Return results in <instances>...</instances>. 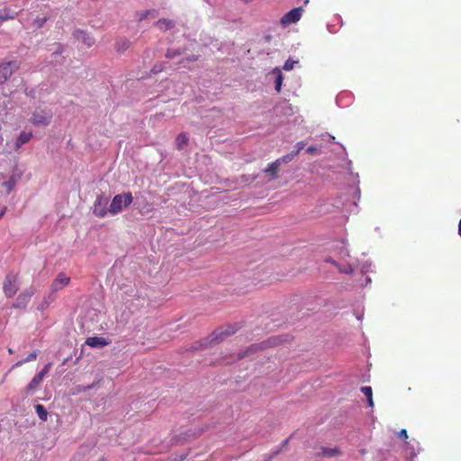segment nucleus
<instances>
[{
    "mask_svg": "<svg viewBox=\"0 0 461 461\" xmlns=\"http://www.w3.org/2000/svg\"><path fill=\"white\" fill-rule=\"evenodd\" d=\"M131 45V42L126 39H120L116 41L115 48L117 51H124Z\"/></svg>",
    "mask_w": 461,
    "mask_h": 461,
    "instance_id": "19",
    "label": "nucleus"
},
{
    "mask_svg": "<svg viewBox=\"0 0 461 461\" xmlns=\"http://www.w3.org/2000/svg\"><path fill=\"white\" fill-rule=\"evenodd\" d=\"M5 212H6V207H4V208L2 209V211L0 212V219L4 216V214L5 213Z\"/></svg>",
    "mask_w": 461,
    "mask_h": 461,
    "instance_id": "36",
    "label": "nucleus"
},
{
    "mask_svg": "<svg viewBox=\"0 0 461 461\" xmlns=\"http://www.w3.org/2000/svg\"><path fill=\"white\" fill-rule=\"evenodd\" d=\"M277 340H279L277 338H271L267 340V343L271 346H275L278 344Z\"/></svg>",
    "mask_w": 461,
    "mask_h": 461,
    "instance_id": "31",
    "label": "nucleus"
},
{
    "mask_svg": "<svg viewBox=\"0 0 461 461\" xmlns=\"http://www.w3.org/2000/svg\"><path fill=\"white\" fill-rule=\"evenodd\" d=\"M176 56H183L178 61L179 68L193 69L196 61L198 60L200 54H186L180 50H168L166 53V57L168 59L176 58Z\"/></svg>",
    "mask_w": 461,
    "mask_h": 461,
    "instance_id": "2",
    "label": "nucleus"
},
{
    "mask_svg": "<svg viewBox=\"0 0 461 461\" xmlns=\"http://www.w3.org/2000/svg\"><path fill=\"white\" fill-rule=\"evenodd\" d=\"M275 71L276 72V78L275 80V89L276 92L279 93L281 91V87H282V84H283V75H282L281 71L278 70L277 68H276Z\"/></svg>",
    "mask_w": 461,
    "mask_h": 461,
    "instance_id": "20",
    "label": "nucleus"
},
{
    "mask_svg": "<svg viewBox=\"0 0 461 461\" xmlns=\"http://www.w3.org/2000/svg\"><path fill=\"white\" fill-rule=\"evenodd\" d=\"M34 291L32 288L23 291L16 298L15 303L13 304V308L24 309L29 303Z\"/></svg>",
    "mask_w": 461,
    "mask_h": 461,
    "instance_id": "7",
    "label": "nucleus"
},
{
    "mask_svg": "<svg viewBox=\"0 0 461 461\" xmlns=\"http://www.w3.org/2000/svg\"><path fill=\"white\" fill-rule=\"evenodd\" d=\"M303 8L302 7H296L286 13L282 18H281V23L283 25H288L290 23H294L298 22L302 17Z\"/></svg>",
    "mask_w": 461,
    "mask_h": 461,
    "instance_id": "8",
    "label": "nucleus"
},
{
    "mask_svg": "<svg viewBox=\"0 0 461 461\" xmlns=\"http://www.w3.org/2000/svg\"><path fill=\"white\" fill-rule=\"evenodd\" d=\"M19 289V279L18 276L14 273H9L6 275L4 284H3V290L5 294L11 298L13 297Z\"/></svg>",
    "mask_w": 461,
    "mask_h": 461,
    "instance_id": "4",
    "label": "nucleus"
},
{
    "mask_svg": "<svg viewBox=\"0 0 461 461\" xmlns=\"http://www.w3.org/2000/svg\"><path fill=\"white\" fill-rule=\"evenodd\" d=\"M294 61H292L290 59L286 60L285 65H284V69L285 70H290L294 68Z\"/></svg>",
    "mask_w": 461,
    "mask_h": 461,
    "instance_id": "29",
    "label": "nucleus"
},
{
    "mask_svg": "<svg viewBox=\"0 0 461 461\" xmlns=\"http://www.w3.org/2000/svg\"><path fill=\"white\" fill-rule=\"evenodd\" d=\"M109 343L110 341L104 337H89L86 340V344L91 348H103Z\"/></svg>",
    "mask_w": 461,
    "mask_h": 461,
    "instance_id": "13",
    "label": "nucleus"
},
{
    "mask_svg": "<svg viewBox=\"0 0 461 461\" xmlns=\"http://www.w3.org/2000/svg\"><path fill=\"white\" fill-rule=\"evenodd\" d=\"M35 411L38 414L39 418L42 421H46L48 419V411H46L45 407L41 404H36L35 405Z\"/></svg>",
    "mask_w": 461,
    "mask_h": 461,
    "instance_id": "16",
    "label": "nucleus"
},
{
    "mask_svg": "<svg viewBox=\"0 0 461 461\" xmlns=\"http://www.w3.org/2000/svg\"><path fill=\"white\" fill-rule=\"evenodd\" d=\"M339 273L342 274H351L353 272V267L349 262L346 263H337L336 265Z\"/></svg>",
    "mask_w": 461,
    "mask_h": 461,
    "instance_id": "15",
    "label": "nucleus"
},
{
    "mask_svg": "<svg viewBox=\"0 0 461 461\" xmlns=\"http://www.w3.org/2000/svg\"><path fill=\"white\" fill-rule=\"evenodd\" d=\"M74 37L86 47H91L95 43V39L86 31H76Z\"/></svg>",
    "mask_w": 461,
    "mask_h": 461,
    "instance_id": "11",
    "label": "nucleus"
},
{
    "mask_svg": "<svg viewBox=\"0 0 461 461\" xmlns=\"http://www.w3.org/2000/svg\"><path fill=\"white\" fill-rule=\"evenodd\" d=\"M317 149L314 146H310L307 148L306 151L310 154L316 152Z\"/></svg>",
    "mask_w": 461,
    "mask_h": 461,
    "instance_id": "34",
    "label": "nucleus"
},
{
    "mask_svg": "<svg viewBox=\"0 0 461 461\" xmlns=\"http://www.w3.org/2000/svg\"><path fill=\"white\" fill-rule=\"evenodd\" d=\"M246 355H247V352L240 355V357H244Z\"/></svg>",
    "mask_w": 461,
    "mask_h": 461,
    "instance_id": "40",
    "label": "nucleus"
},
{
    "mask_svg": "<svg viewBox=\"0 0 461 461\" xmlns=\"http://www.w3.org/2000/svg\"><path fill=\"white\" fill-rule=\"evenodd\" d=\"M188 142V137L186 133L181 132L176 137V147L178 149H182Z\"/></svg>",
    "mask_w": 461,
    "mask_h": 461,
    "instance_id": "17",
    "label": "nucleus"
},
{
    "mask_svg": "<svg viewBox=\"0 0 461 461\" xmlns=\"http://www.w3.org/2000/svg\"><path fill=\"white\" fill-rule=\"evenodd\" d=\"M292 158L293 157L291 155L285 157L286 159H289V158Z\"/></svg>",
    "mask_w": 461,
    "mask_h": 461,
    "instance_id": "42",
    "label": "nucleus"
},
{
    "mask_svg": "<svg viewBox=\"0 0 461 461\" xmlns=\"http://www.w3.org/2000/svg\"><path fill=\"white\" fill-rule=\"evenodd\" d=\"M43 378L41 377V375H34V377L32 379V381L29 383V384L25 388V393L27 394L32 393L41 384Z\"/></svg>",
    "mask_w": 461,
    "mask_h": 461,
    "instance_id": "14",
    "label": "nucleus"
},
{
    "mask_svg": "<svg viewBox=\"0 0 461 461\" xmlns=\"http://www.w3.org/2000/svg\"><path fill=\"white\" fill-rule=\"evenodd\" d=\"M324 261L327 262V263H330V264L334 265L335 267H336V265L338 263L336 260H334L330 257L326 258Z\"/></svg>",
    "mask_w": 461,
    "mask_h": 461,
    "instance_id": "33",
    "label": "nucleus"
},
{
    "mask_svg": "<svg viewBox=\"0 0 461 461\" xmlns=\"http://www.w3.org/2000/svg\"><path fill=\"white\" fill-rule=\"evenodd\" d=\"M263 348V346L252 345L251 347L249 348L248 351L254 352L256 351V349Z\"/></svg>",
    "mask_w": 461,
    "mask_h": 461,
    "instance_id": "32",
    "label": "nucleus"
},
{
    "mask_svg": "<svg viewBox=\"0 0 461 461\" xmlns=\"http://www.w3.org/2000/svg\"><path fill=\"white\" fill-rule=\"evenodd\" d=\"M339 453V450L338 448H328V447H321V453L319 455L323 456H333Z\"/></svg>",
    "mask_w": 461,
    "mask_h": 461,
    "instance_id": "23",
    "label": "nucleus"
},
{
    "mask_svg": "<svg viewBox=\"0 0 461 461\" xmlns=\"http://www.w3.org/2000/svg\"><path fill=\"white\" fill-rule=\"evenodd\" d=\"M40 309L43 310V309H44V305H43V304H41V307H40Z\"/></svg>",
    "mask_w": 461,
    "mask_h": 461,
    "instance_id": "44",
    "label": "nucleus"
},
{
    "mask_svg": "<svg viewBox=\"0 0 461 461\" xmlns=\"http://www.w3.org/2000/svg\"><path fill=\"white\" fill-rule=\"evenodd\" d=\"M398 437L401 438V439H407L408 438V433H407V430L405 429H402L399 432H398Z\"/></svg>",
    "mask_w": 461,
    "mask_h": 461,
    "instance_id": "28",
    "label": "nucleus"
},
{
    "mask_svg": "<svg viewBox=\"0 0 461 461\" xmlns=\"http://www.w3.org/2000/svg\"><path fill=\"white\" fill-rule=\"evenodd\" d=\"M62 53V50L59 48V50L54 51V55H60Z\"/></svg>",
    "mask_w": 461,
    "mask_h": 461,
    "instance_id": "37",
    "label": "nucleus"
},
{
    "mask_svg": "<svg viewBox=\"0 0 461 461\" xmlns=\"http://www.w3.org/2000/svg\"><path fill=\"white\" fill-rule=\"evenodd\" d=\"M32 138V131H22L14 142V150L18 151L23 145L26 144Z\"/></svg>",
    "mask_w": 461,
    "mask_h": 461,
    "instance_id": "12",
    "label": "nucleus"
},
{
    "mask_svg": "<svg viewBox=\"0 0 461 461\" xmlns=\"http://www.w3.org/2000/svg\"><path fill=\"white\" fill-rule=\"evenodd\" d=\"M51 363H48L41 370V372H39L37 375H41V377L44 378V376L46 375V374L50 371V366H51Z\"/></svg>",
    "mask_w": 461,
    "mask_h": 461,
    "instance_id": "26",
    "label": "nucleus"
},
{
    "mask_svg": "<svg viewBox=\"0 0 461 461\" xmlns=\"http://www.w3.org/2000/svg\"><path fill=\"white\" fill-rule=\"evenodd\" d=\"M361 392L366 397L367 402H368V405L369 406H373L374 405V402H373V390H372V387L371 386H363V387H361Z\"/></svg>",
    "mask_w": 461,
    "mask_h": 461,
    "instance_id": "18",
    "label": "nucleus"
},
{
    "mask_svg": "<svg viewBox=\"0 0 461 461\" xmlns=\"http://www.w3.org/2000/svg\"><path fill=\"white\" fill-rule=\"evenodd\" d=\"M108 198L102 195L98 196L94 203L93 212L99 218H104L107 214Z\"/></svg>",
    "mask_w": 461,
    "mask_h": 461,
    "instance_id": "6",
    "label": "nucleus"
},
{
    "mask_svg": "<svg viewBox=\"0 0 461 461\" xmlns=\"http://www.w3.org/2000/svg\"><path fill=\"white\" fill-rule=\"evenodd\" d=\"M15 184H16V179H15L14 176H12L7 181H5L3 184V185L6 189V193L7 194H10L12 192V190L14 189Z\"/></svg>",
    "mask_w": 461,
    "mask_h": 461,
    "instance_id": "21",
    "label": "nucleus"
},
{
    "mask_svg": "<svg viewBox=\"0 0 461 461\" xmlns=\"http://www.w3.org/2000/svg\"><path fill=\"white\" fill-rule=\"evenodd\" d=\"M98 461H105V458L104 457H101L98 459Z\"/></svg>",
    "mask_w": 461,
    "mask_h": 461,
    "instance_id": "41",
    "label": "nucleus"
},
{
    "mask_svg": "<svg viewBox=\"0 0 461 461\" xmlns=\"http://www.w3.org/2000/svg\"><path fill=\"white\" fill-rule=\"evenodd\" d=\"M70 282V277L64 273H59L51 284V291L58 292L67 286Z\"/></svg>",
    "mask_w": 461,
    "mask_h": 461,
    "instance_id": "9",
    "label": "nucleus"
},
{
    "mask_svg": "<svg viewBox=\"0 0 461 461\" xmlns=\"http://www.w3.org/2000/svg\"><path fill=\"white\" fill-rule=\"evenodd\" d=\"M19 68V65L15 61H8L0 63V85H3Z\"/></svg>",
    "mask_w": 461,
    "mask_h": 461,
    "instance_id": "5",
    "label": "nucleus"
},
{
    "mask_svg": "<svg viewBox=\"0 0 461 461\" xmlns=\"http://www.w3.org/2000/svg\"><path fill=\"white\" fill-rule=\"evenodd\" d=\"M235 332L236 329H234L232 326L218 328L208 338L204 339L203 341L196 342L194 349H198L203 347L219 343Z\"/></svg>",
    "mask_w": 461,
    "mask_h": 461,
    "instance_id": "1",
    "label": "nucleus"
},
{
    "mask_svg": "<svg viewBox=\"0 0 461 461\" xmlns=\"http://www.w3.org/2000/svg\"><path fill=\"white\" fill-rule=\"evenodd\" d=\"M132 201L133 197L131 192L116 194L110 203L108 212L113 215H116L121 212L123 208L129 206Z\"/></svg>",
    "mask_w": 461,
    "mask_h": 461,
    "instance_id": "3",
    "label": "nucleus"
},
{
    "mask_svg": "<svg viewBox=\"0 0 461 461\" xmlns=\"http://www.w3.org/2000/svg\"><path fill=\"white\" fill-rule=\"evenodd\" d=\"M345 256L349 257V253L348 251H346Z\"/></svg>",
    "mask_w": 461,
    "mask_h": 461,
    "instance_id": "43",
    "label": "nucleus"
},
{
    "mask_svg": "<svg viewBox=\"0 0 461 461\" xmlns=\"http://www.w3.org/2000/svg\"><path fill=\"white\" fill-rule=\"evenodd\" d=\"M157 25H158L160 29H163V28H165V29H170V28H172V27H174V26H175V23H174L172 21H170V20H166V19H164V20H159V21H158Z\"/></svg>",
    "mask_w": 461,
    "mask_h": 461,
    "instance_id": "25",
    "label": "nucleus"
},
{
    "mask_svg": "<svg viewBox=\"0 0 461 461\" xmlns=\"http://www.w3.org/2000/svg\"><path fill=\"white\" fill-rule=\"evenodd\" d=\"M163 68H164L162 67V65H159V66L156 65L151 69V72H153L154 74H158V73L161 72L163 70Z\"/></svg>",
    "mask_w": 461,
    "mask_h": 461,
    "instance_id": "30",
    "label": "nucleus"
},
{
    "mask_svg": "<svg viewBox=\"0 0 461 461\" xmlns=\"http://www.w3.org/2000/svg\"><path fill=\"white\" fill-rule=\"evenodd\" d=\"M36 358H37V352H36V351H33V352L30 353L24 360H21V361L16 362V363L13 366V368L17 367V366H22V365H23V363H25V362H31V361H33V360H35Z\"/></svg>",
    "mask_w": 461,
    "mask_h": 461,
    "instance_id": "22",
    "label": "nucleus"
},
{
    "mask_svg": "<svg viewBox=\"0 0 461 461\" xmlns=\"http://www.w3.org/2000/svg\"><path fill=\"white\" fill-rule=\"evenodd\" d=\"M91 388H93V384H92V385H89V386H87V387H86V390H89V389H91Z\"/></svg>",
    "mask_w": 461,
    "mask_h": 461,
    "instance_id": "39",
    "label": "nucleus"
},
{
    "mask_svg": "<svg viewBox=\"0 0 461 461\" xmlns=\"http://www.w3.org/2000/svg\"><path fill=\"white\" fill-rule=\"evenodd\" d=\"M279 169L278 161L272 162L268 165L267 168L265 170L267 173L271 174L272 176H276Z\"/></svg>",
    "mask_w": 461,
    "mask_h": 461,
    "instance_id": "24",
    "label": "nucleus"
},
{
    "mask_svg": "<svg viewBox=\"0 0 461 461\" xmlns=\"http://www.w3.org/2000/svg\"><path fill=\"white\" fill-rule=\"evenodd\" d=\"M372 280L370 277H366V284H371Z\"/></svg>",
    "mask_w": 461,
    "mask_h": 461,
    "instance_id": "38",
    "label": "nucleus"
},
{
    "mask_svg": "<svg viewBox=\"0 0 461 461\" xmlns=\"http://www.w3.org/2000/svg\"><path fill=\"white\" fill-rule=\"evenodd\" d=\"M50 115L43 111H35L32 116V122L35 125H47L50 122Z\"/></svg>",
    "mask_w": 461,
    "mask_h": 461,
    "instance_id": "10",
    "label": "nucleus"
},
{
    "mask_svg": "<svg viewBox=\"0 0 461 461\" xmlns=\"http://www.w3.org/2000/svg\"><path fill=\"white\" fill-rule=\"evenodd\" d=\"M149 14H150L149 11H147V12L141 14L140 16V20L145 19Z\"/></svg>",
    "mask_w": 461,
    "mask_h": 461,
    "instance_id": "35",
    "label": "nucleus"
},
{
    "mask_svg": "<svg viewBox=\"0 0 461 461\" xmlns=\"http://www.w3.org/2000/svg\"><path fill=\"white\" fill-rule=\"evenodd\" d=\"M296 148L297 149L295 151H293L291 156L292 157H294L296 155H298V153L304 148V143L303 141H299L296 143Z\"/></svg>",
    "mask_w": 461,
    "mask_h": 461,
    "instance_id": "27",
    "label": "nucleus"
}]
</instances>
